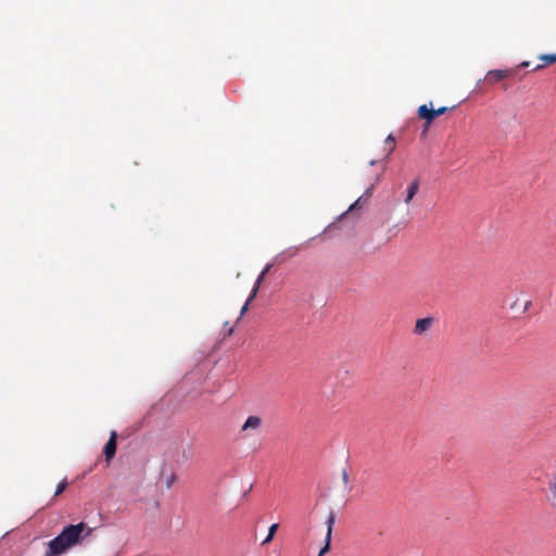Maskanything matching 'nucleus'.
Returning <instances> with one entry per match:
<instances>
[{
	"label": "nucleus",
	"instance_id": "nucleus-1",
	"mask_svg": "<svg viewBox=\"0 0 556 556\" xmlns=\"http://www.w3.org/2000/svg\"><path fill=\"white\" fill-rule=\"evenodd\" d=\"M91 532L92 529L83 521L77 525H68L59 535L48 542L43 556H61L89 536Z\"/></svg>",
	"mask_w": 556,
	"mask_h": 556
},
{
	"label": "nucleus",
	"instance_id": "nucleus-2",
	"mask_svg": "<svg viewBox=\"0 0 556 556\" xmlns=\"http://www.w3.org/2000/svg\"><path fill=\"white\" fill-rule=\"evenodd\" d=\"M517 72L516 68H509V70H492L486 73L485 80L489 84H495L500 80L506 79L508 77H511Z\"/></svg>",
	"mask_w": 556,
	"mask_h": 556
},
{
	"label": "nucleus",
	"instance_id": "nucleus-3",
	"mask_svg": "<svg viewBox=\"0 0 556 556\" xmlns=\"http://www.w3.org/2000/svg\"><path fill=\"white\" fill-rule=\"evenodd\" d=\"M417 115L420 119L425 121L427 127H430L434 118L437 117L435 113L433 112L432 102H430V108L427 104L420 105L417 110Z\"/></svg>",
	"mask_w": 556,
	"mask_h": 556
},
{
	"label": "nucleus",
	"instance_id": "nucleus-4",
	"mask_svg": "<svg viewBox=\"0 0 556 556\" xmlns=\"http://www.w3.org/2000/svg\"><path fill=\"white\" fill-rule=\"evenodd\" d=\"M263 425V419L260 416L251 415L247 418L244 424L241 426L240 432L247 433L250 431H257Z\"/></svg>",
	"mask_w": 556,
	"mask_h": 556
},
{
	"label": "nucleus",
	"instance_id": "nucleus-5",
	"mask_svg": "<svg viewBox=\"0 0 556 556\" xmlns=\"http://www.w3.org/2000/svg\"><path fill=\"white\" fill-rule=\"evenodd\" d=\"M116 440H117V432L116 431H112L111 434H110V439L106 442V444L104 445V450H103V453L105 455L106 462H110L115 456V453H116Z\"/></svg>",
	"mask_w": 556,
	"mask_h": 556
},
{
	"label": "nucleus",
	"instance_id": "nucleus-6",
	"mask_svg": "<svg viewBox=\"0 0 556 556\" xmlns=\"http://www.w3.org/2000/svg\"><path fill=\"white\" fill-rule=\"evenodd\" d=\"M333 525H334V515L330 514V516L327 519V533H326V538H325V545L320 549L318 556H324L330 549L331 534H332Z\"/></svg>",
	"mask_w": 556,
	"mask_h": 556
},
{
	"label": "nucleus",
	"instance_id": "nucleus-7",
	"mask_svg": "<svg viewBox=\"0 0 556 556\" xmlns=\"http://www.w3.org/2000/svg\"><path fill=\"white\" fill-rule=\"evenodd\" d=\"M433 323H434L433 317H425V318L417 319L413 332L417 336H421V334L426 333L427 331H429V329L432 327Z\"/></svg>",
	"mask_w": 556,
	"mask_h": 556
},
{
	"label": "nucleus",
	"instance_id": "nucleus-8",
	"mask_svg": "<svg viewBox=\"0 0 556 556\" xmlns=\"http://www.w3.org/2000/svg\"><path fill=\"white\" fill-rule=\"evenodd\" d=\"M418 190H419V179L417 178L407 188L406 198L404 200L406 204H408L414 199V197L417 194Z\"/></svg>",
	"mask_w": 556,
	"mask_h": 556
},
{
	"label": "nucleus",
	"instance_id": "nucleus-9",
	"mask_svg": "<svg viewBox=\"0 0 556 556\" xmlns=\"http://www.w3.org/2000/svg\"><path fill=\"white\" fill-rule=\"evenodd\" d=\"M540 60L543 61L542 64H538L533 71H540L544 68L547 64L556 63V54H542Z\"/></svg>",
	"mask_w": 556,
	"mask_h": 556
},
{
	"label": "nucleus",
	"instance_id": "nucleus-10",
	"mask_svg": "<svg viewBox=\"0 0 556 556\" xmlns=\"http://www.w3.org/2000/svg\"><path fill=\"white\" fill-rule=\"evenodd\" d=\"M548 490L552 496V501L556 506V471L554 472L553 480L549 482Z\"/></svg>",
	"mask_w": 556,
	"mask_h": 556
},
{
	"label": "nucleus",
	"instance_id": "nucleus-11",
	"mask_svg": "<svg viewBox=\"0 0 556 556\" xmlns=\"http://www.w3.org/2000/svg\"><path fill=\"white\" fill-rule=\"evenodd\" d=\"M278 527H279L278 523H274L269 527L268 534L265 538V540L262 542L263 545L268 544L274 539Z\"/></svg>",
	"mask_w": 556,
	"mask_h": 556
},
{
	"label": "nucleus",
	"instance_id": "nucleus-12",
	"mask_svg": "<svg viewBox=\"0 0 556 556\" xmlns=\"http://www.w3.org/2000/svg\"><path fill=\"white\" fill-rule=\"evenodd\" d=\"M386 144L389 148V151H388V155H389L395 149V138L392 135H389L386 139Z\"/></svg>",
	"mask_w": 556,
	"mask_h": 556
},
{
	"label": "nucleus",
	"instance_id": "nucleus-13",
	"mask_svg": "<svg viewBox=\"0 0 556 556\" xmlns=\"http://www.w3.org/2000/svg\"><path fill=\"white\" fill-rule=\"evenodd\" d=\"M270 267H271V265H269V264L264 267V269L261 271V274L258 275V277H257L256 281H255L256 285H258L261 287L265 276L269 271Z\"/></svg>",
	"mask_w": 556,
	"mask_h": 556
},
{
	"label": "nucleus",
	"instance_id": "nucleus-14",
	"mask_svg": "<svg viewBox=\"0 0 556 556\" xmlns=\"http://www.w3.org/2000/svg\"><path fill=\"white\" fill-rule=\"evenodd\" d=\"M380 177H381V175H380V174H377V175H376L374 184H371V185L367 188V190L365 191V193H364V195H363V197H366V198L371 197L372 191H374V188H375V184H376V182H378V181L380 180Z\"/></svg>",
	"mask_w": 556,
	"mask_h": 556
},
{
	"label": "nucleus",
	"instance_id": "nucleus-15",
	"mask_svg": "<svg viewBox=\"0 0 556 556\" xmlns=\"http://www.w3.org/2000/svg\"><path fill=\"white\" fill-rule=\"evenodd\" d=\"M362 205H363V197L358 198L353 204H351L350 207L348 208V211L343 215H346L348 213H350L356 208H361Z\"/></svg>",
	"mask_w": 556,
	"mask_h": 556
},
{
	"label": "nucleus",
	"instance_id": "nucleus-16",
	"mask_svg": "<svg viewBox=\"0 0 556 556\" xmlns=\"http://www.w3.org/2000/svg\"><path fill=\"white\" fill-rule=\"evenodd\" d=\"M67 486V481L66 479L62 480L58 486H56V490H55V493H54V496H58L60 495L62 492H64V490L66 489Z\"/></svg>",
	"mask_w": 556,
	"mask_h": 556
},
{
	"label": "nucleus",
	"instance_id": "nucleus-17",
	"mask_svg": "<svg viewBox=\"0 0 556 556\" xmlns=\"http://www.w3.org/2000/svg\"><path fill=\"white\" fill-rule=\"evenodd\" d=\"M260 288H261V287H260L258 285L254 283V286H253V288H252V290H251V292H250V295H249V298H248V300H247V301H248V303H251V302L255 299V296H256V294H257V292H258Z\"/></svg>",
	"mask_w": 556,
	"mask_h": 556
},
{
	"label": "nucleus",
	"instance_id": "nucleus-18",
	"mask_svg": "<svg viewBox=\"0 0 556 556\" xmlns=\"http://www.w3.org/2000/svg\"><path fill=\"white\" fill-rule=\"evenodd\" d=\"M451 109L447 108V106H441L439 109H433V112L435 113V116H440V115H443L445 114L447 111H450Z\"/></svg>",
	"mask_w": 556,
	"mask_h": 556
},
{
	"label": "nucleus",
	"instance_id": "nucleus-19",
	"mask_svg": "<svg viewBox=\"0 0 556 556\" xmlns=\"http://www.w3.org/2000/svg\"><path fill=\"white\" fill-rule=\"evenodd\" d=\"M249 305H250V303H248V301H245L244 305L241 307L239 318H241L247 313V311L249 309Z\"/></svg>",
	"mask_w": 556,
	"mask_h": 556
},
{
	"label": "nucleus",
	"instance_id": "nucleus-20",
	"mask_svg": "<svg viewBox=\"0 0 556 556\" xmlns=\"http://www.w3.org/2000/svg\"><path fill=\"white\" fill-rule=\"evenodd\" d=\"M342 480H343L344 484L349 483V473L345 469L342 471Z\"/></svg>",
	"mask_w": 556,
	"mask_h": 556
},
{
	"label": "nucleus",
	"instance_id": "nucleus-21",
	"mask_svg": "<svg viewBox=\"0 0 556 556\" xmlns=\"http://www.w3.org/2000/svg\"><path fill=\"white\" fill-rule=\"evenodd\" d=\"M531 305V301H525L523 303V312H526L528 309V307Z\"/></svg>",
	"mask_w": 556,
	"mask_h": 556
},
{
	"label": "nucleus",
	"instance_id": "nucleus-22",
	"mask_svg": "<svg viewBox=\"0 0 556 556\" xmlns=\"http://www.w3.org/2000/svg\"><path fill=\"white\" fill-rule=\"evenodd\" d=\"M527 66H529V62H528V61H525V62L520 63V64L516 67V70H518L519 67H527Z\"/></svg>",
	"mask_w": 556,
	"mask_h": 556
},
{
	"label": "nucleus",
	"instance_id": "nucleus-23",
	"mask_svg": "<svg viewBox=\"0 0 556 556\" xmlns=\"http://www.w3.org/2000/svg\"><path fill=\"white\" fill-rule=\"evenodd\" d=\"M428 129H429V127H427V124H425V127H424V129H422L421 135H422V136H426V135H427V132H428Z\"/></svg>",
	"mask_w": 556,
	"mask_h": 556
},
{
	"label": "nucleus",
	"instance_id": "nucleus-24",
	"mask_svg": "<svg viewBox=\"0 0 556 556\" xmlns=\"http://www.w3.org/2000/svg\"><path fill=\"white\" fill-rule=\"evenodd\" d=\"M174 480H175V477L173 476V477L170 478V480L167 482V488H169V486L172 485V483L174 482Z\"/></svg>",
	"mask_w": 556,
	"mask_h": 556
},
{
	"label": "nucleus",
	"instance_id": "nucleus-25",
	"mask_svg": "<svg viewBox=\"0 0 556 556\" xmlns=\"http://www.w3.org/2000/svg\"><path fill=\"white\" fill-rule=\"evenodd\" d=\"M232 332H233V329H230V330L228 331V334L230 336V334H232Z\"/></svg>",
	"mask_w": 556,
	"mask_h": 556
}]
</instances>
